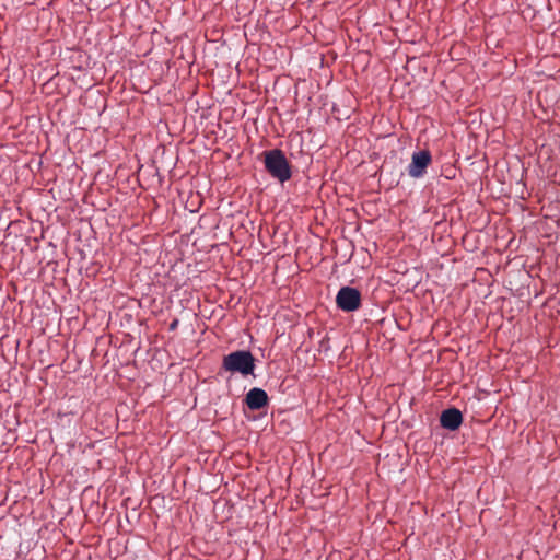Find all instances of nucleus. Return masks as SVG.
I'll return each instance as SVG.
<instances>
[{
	"mask_svg": "<svg viewBox=\"0 0 560 560\" xmlns=\"http://www.w3.org/2000/svg\"><path fill=\"white\" fill-rule=\"evenodd\" d=\"M262 156L265 168L272 178L283 184L292 177L291 165L282 150H268Z\"/></svg>",
	"mask_w": 560,
	"mask_h": 560,
	"instance_id": "1",
	"label": "nucleus"
},
{
	"mask_svg": "<svg viewBox=\"0 0 560 560\" xmlns=\"http://www.w3.org/2000/svg\"><path fill=\"white\" fill-rule=\"evenodd\" d=\"M255 368V358L250 351L236 350L223 357L221 370L247 376L254 374Z\"/></svg>",
	"mask_w": 560,
	"mask_h": 560,
	"instance_id": "2",
	"label": "nucleus"
},
{
	"mask_svg": "<svg viewBox=\"0 0 560 560\" xmlns=\"http://www.w3.org/2000/svg\"><path fill=\"white\" fill-rule=\"evenodd\" d=\"M336 304L343 312H355L361 306V293L352 287H342L336 295Z\"/></svg>",
	"mask_w": 560,
	"mask_h": 560,
	"instance_id": "3",
	"label": "nucleus"
},
{
	"mask_svg": "<svg viewBox=\"0 0 560 560\" xmlns=\"http://www.w3.org/2000/svg\"><path fill=\"white\" fill-rule=\"evenodd\" d=\"M432 156L428 150L413 152L411 163L408 165V174L412 178L422 177L431 163Z\"/></svg>",
	"mask_w": 560,
	"mask_h": 560,
	"instance_id": "4",
	"label": "nucleus"
},
{
	"mask_svg": "<svg viewBox=\"0 0 560 560\" xmlns=\"http://www.w3.org/2000/svg\"><path fill=\"white\" fill-rule=\"evenodd\" d=\"M269 398L266 390L254 387L245 396V404L250 410H260L268 405Z\"/></svg>",
	"mask_w": 560,
	"mask_h": 560,
	"instance_id": "5",
	"label": "nucleus"
},
{
	"mask_svg": "<svg viewBox=\"0 0 560 560\" xmlns=\"http://www.w3.org/2000/svg\"><path fill=\"white\" fill-rule=\"evenodd\" d=\"M440 423L442 428L455 431L463 423V415L457 408L445 409L440 416Z\"/></svg>",
	"mask_w": 560,
	"mask_h": 560,
	"instance_id": "6",
	"label": "nucleus"
},
{
	"mask_svg": "<svg viewBox=\"0 0 560 560\" xmlns=\"http://www.w3.org/2000/svg\"><path fill=\"white\" fill-rule=\"evenodd\" d=\"M178 324H179V320L177 318L173 319L168 326V329L171 331H174L175 329H177L178 327Z\"/></svg>",
	"mask_w": 560,
	"mask_h": 560,
	"instance_id": "7",
	"label": "nucleus"
}]
</instances>
